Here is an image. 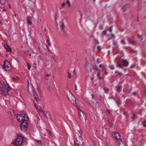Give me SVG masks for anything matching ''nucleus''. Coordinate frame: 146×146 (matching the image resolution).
I'll use <instances>...</instances> for the list:
<instances>
[{"mask_svg":"<svg viewBox=\"0 0 146 146\" xmlns=\"http://www.w3.org/2000/svg\"><path fill=\"white\" fill-rule=\"evenodd\" d=\"M0 88L2 91L1 94L5 96L8 95V92L10 91L11 88L7 83L1 81L0 82Z\"/></svg>","mask_w":146,"mask_h":146,"instance_id":"f257e3e1","label":"nucleus"},{"mask_svg":"<svg viewBox=\"0 0 146 146\" xmlns=\"http://www.w3.org/2000/svg\"><path fill=\"white\" fill-rule=\"evenodd\" d=\"M26 141L24 137L22 135L19 134L14 142L12 143L13 145L16 146H20L23 143Z\"/></svg>","mask_w":146,"mask_h":146,"instance_id":"f03ea898","label":"nucleus"},{"mask_svg":"<svg viewBox=\"0 0 146 146\" xmlns=\"http://www.w3.org/2000/svg\"><path fill=\"white\" fill-rule=\"evenodd\" d=\"M27 119L24 120L23 121L21 122V124L20 125V127L22 130L25 131L27 129L28 127V124L27 122Z\"/></svg>","mask_w":146,"mask_h":146,"instance_id":"7ed1b4c3","label":"nucleus"},{"mask_svg":"<svg viewBox=\"0 0 146 146\" xmlns=\"http://www.w3.org/2000/svg\"><path fill=\"white\" fill-rule=\"evenodd\" d=\"M22 115V113H21V114L18 115L16 116L17 120L21 122L23 121L24 120H25V119L27 118V119H28V117L26 114H25L23 116H21Z\"/></svg>","mask_w":146,"mask_h":146,"instance_id":"20e7f679","label":"nucleus"},{"mask_svg":"<svg viewBox=\"0 0 146 146\" xmlns=\"http://www.w3.org/2000/svg\"><path fill=\"white\" fill-rule=\"evenodd\" d=\"M2 67L5 70L8 71L11 68V65L8 60H6L4 62Z\"/></svg>","mask_w":146,"mask_h":146,"instance_id":"39448f33","label":"nucleus"},{"mask_svg":"<svg viewBox=\"0 0 146 146\" xmlns=\"http://www.w3.org/2000/svg\"><path fill=\"white\" fill-rule=\"evenodd\" d=\"M112 135L117 141L119 142L120 143V142H121V143L122 142L121 139L120 138V135L118 133L116 132H113Z\"/></svg>","mask_w":146,"mask_h":146,"instance_id":"423d86ee","label":"nucleus"},{"mask_svg":"<svg viewBox=\"0 0 146 146\" xmlns=\"http://www.w3.org/2000/svg\"><path fill=\"white\" fill-rule=\"evenodd\" d=\"M78 117L81 120H86V114L80 110V111L78 113Z\"/></svg>","mask_w":146,"mask_h":146,"instance_id":"0eeeda50","label":"nucleus"},{"mask_svg":"<svg viewBox=\"0 0 146 146\" xmlns=\"http://www.w3.org/2000/svg\"><path fill=\"white\" fill-rule=\"evenodd\" d=\"M28 91L29 93L31 95L33 96H35L36 94V92L34 90L33 87L32 86L31 87V90H30L29 88V86H28Z\"/></svg>","mask_w":146,"mask_h":146,"instance_id":"6e6552de","label":"nucleus"},{"mask_svg":"<svg viewBox=\"0 0 146 146\" xmlns=\"http://www.w3.org/2000/svg\"><path fill=\"white\" fill-rule=\"evenodd\" d=\"M71 99H70L69 97L68 96V98L69 100L71 101L73 104L76 106V99L71 94Z\"/></svg>","mask_w":146,"mask_h":146,"instance_id":"1a4fd4ad","label":"nucleus"},{"mask_svg":"<svg viewBox=\"0 0 146 146\" xmlns=\"http://www.w3.org/2000/svg\"><path fill=\"white\" fill-rule=\"evenodd\" d=\"M61 25H60V27L61 28L62 31H63L64 33L66 35H67L66 32L64 31V29L66 27L64 25V23L62 21H61Z\"/></svg>","mask_w":146,"mask_h":146,"instance_id":"9d476101","label":"nucleus"},{"mask_svg":"<svg viewBox=\"0 0 146 146\" xmlns=\"http://www.w3.org/2000/svg\"><path fill=\"white\" fill-rule=\"evenodd\" d=\"M115 74H116L114 76V77L115 78H119V76H122L123 75V74L122 72H120L118 70L116 71Z\"/></svg>","mask_w":146,"mask_h":146,"instance_id":"9b49d317","label":"nucleus"},{"mask_svg":"<svg viewBox=\"0 0 146 146\" xmlns=\"http://www.w3.org/2000/svg\"><path fill=\"white\" fill-rule=\"evenodd\" d=\"M4 47L7 50V52H11V49L10 47L9 46L7 45V44H6L4 45Z\"/></svg>","mask_w":146,"mask_h":146,"instance_id":"f8f14e48","label":"nucleus"},{"mask_svg":"<svg viewBox=\"0 0 146 146\" xmlns=\"http://www.w3.org/2000/svg\"><path fill=\"white\" fill-rule=\"evenodd\" d=\"M122 62L123 63V66H125L126 67H127L128 66L129 62L123 59Z\"/></svg>","mask_w":146,"mask_h":146,"instance_id":"ddd939ff","label":"nucleus"},{"mask_svg":"<svg viewBox=\"0 0 146 146\" xmlns=\"http://www.w3.org/2000/svg\"><path fill=\"white\" fill-rule=\"evenodd\" d=\"M74 145L75 146H77L76 144H80V142L79 141H78V140L76 139V138H75L74 139Z\"/></svg>","mask_w":146,"mask_h":146,"instance_id":"4468645a","label":"nucleus"},{"mask_svg":"<svg viewBox=\"0 0 146 146\" xmlns=\"http://www.w3.org/2000/svg\"><path fill=\"white\" fill-rule=\"evenodd\" d=\"M115 62L117 64V65H116V67L117 68H118L119 67H121L122 68H123L122 67V66L120 64H119L118 62H117L115 60H114Z\"/></svg>","mask_w":146,"mask_h":146,"instance_id":"2eb2a0df","label":"nucleus"},{"mask_svg":"<svg viewBox=\"0 0 146 146\" xmlns=\"http://www.w3.org/2000/svg\"><path fill=\"white\" fill-rule=\"evenodd\" d=\"M116 88H117L116 90L119 93L122 90V87L121 86H119L118 87H116Z\"/></svg>","mask_w":146,"mask_h":146,"instance_id":"dca6fc26","label":"nucleus"},{"mask_svg":"<svg viewBox=\"0 0 146 146\" xmlns=\"http://www.w3.org/2000/svg\"><path fill=\"white\" fill-rule=\"evenodd\" d=\"M128 8V5L127 4H125V5H124L123 7L122 8L123 9H124V10H123V11L124 12H125L126 11L125 10L127 9Z\"/></svg>","mask_w":146,"mask_h":146,"instance_id":"f3484780","label":"nucleus"},{"mask_svg":"<svg viewBox=\"0 0 146 146\" xmlns=\"http://www.w3.org/2000/svg\"><path fill=\"white\" fill-rule=\"evenodd\" d=\"M40 111L42 112L43 115H45V112L42 111V110L40 107L37 109L38 111Z\"/></svg>","mask_w":146,"mask_h":146,"instance_id":"a211bd4d","label":"nucleus"},{"mask_svg":"<svg viewBox=\"0 0 146 146\" xmlns=\"http://www.w3.org/2000/svg\"><path fill=\"white\" fill-rule=\"evenodd\" d=\"M31 19V18L30 17H29V16L28 17L27 19V21H28V24H30L31 25L32 24V23L30 21V19Z\"/></svg>","mask_w":146,"mask_h":146,"instance_id":"6ab92c4d","label":"nucleus"},{"mask_svg":"<svg viewBox=\"0 0 146 146\" xmlns=\"http://www.w3.org/2000/svg\"><path fill=\"white\" fill-rule=\"evenodd\" d=\"M131 88L130 86H129L126 91L128 93H131Z\"/></svg>","mask_w":146,"mask_h":146,"instance_id":"aec40b11","label":"nucleus"},{"mask_svg":"<svg viewBox=\"0 0 146 146\" xmlns=\"http://www.w3.org/2000/svg\"><path fill=\"white\" fill-rule=\"evenodd\" d=\"M108 31V30H104L102 32V35H103V36L105 35L106 34L107 32Z\"/></svg>","mask_w":146,"mask_h":146,"instance_id":"412c9836","label":"nucleus"},{"mask_svg":"<svg viewBox=\"0 0 146 146\" xmlns=\"http://www.w3.org/2000/svg\"><path fill=\"white\" fill-rule=\"evenodd\" d=\"M133 116L132 117V119L133 120V121L135 119L137 118V116L135 114H133Z\"/></svg>","mask_w":146,"mask_h":146,"instance_id":"4be33fe9","label":"nucleus"},{"mask_svg":"<svg viewBox=\"0 0 146 146\" xmlns=\"http://www.w3.org/2000/svg\"><path fill=\"white\" fill-rule=\"evenodd\" d=\"M104 92L106 94H107L108 93V92L109 91V90L108 88H104Z\"/></svg>","mask_w":146,"mask_h":146,"instance_id":"5701e85b","label":"nucleus"},{"mask_svg":"<svg viewBox=\"0 0 146 146\" xmlns=\"http://www.w3.org/2000/svg\"><path fill=\"white\" fill-rule=\"evenodd\" d=\"M6 1V0H0V3L2 4H4Z\"/></svg>","mask_w":146,"mask_h":146,"instance_id":"b1692460","label":"nucleus"},{"mask_svg":"<svg viewBox=\"0 0 146 146\" xmlns=\"http://www.w3.org/2000/svg\"><path fill=\"white\" fill-rule=\"evenodd\" d=\"M66 3L67 4H68V6L69 7H71V5L69 0H66Z\"/></svg>","mask_w":146,"mask_h":146,"instance_id":"393cba45","label":"nucleus"},{"mask_svg":"<svg viewBox=\"0 0 146 146\" xmlns=\"http://www.w3.org/2000/svg\"><path fill=\"white\" fill-rule=\"evenodd\" d=\"M100 75V72H99L97 74V76L98 78L100 80L102 79L103 78V77H99Z\"/></svg>","mask_w":146,"mask_h":146,"instance_id":"a878e982","label":"nucleus"},{"mask_svg":"<svg viewBox=\"0 0 146 146\" xmlns=\"http://www.w3.org/2000/svg\"><path fill=\"white\" fill-rule=\"evenodd\" d=\"M120 42L121 44L124 45H125L126 44V42H125V41L124 39H122L121 40Z\"/></svg>","mask_w":146,"mask_h":146,"instance_id":"bb28decb","label":"nucleus"},{"mask_svg":"<svg viewBox=\"0 0 146 146\" xmlns=\"http://www.w3.org/2000/svg\"><path fill=\"white\" fill-rule=\"evenodd\" d=\"M124 56V53L122 51H121L120 53V58H121Z\"/></svg>","mask_w":146,"mask_h":146,"instance_id":"cd10ccee","label":"nucleus"},{"mask_svg":"<svg viewBox=\"0 0 146 146\" xmlns=\"http://www.w3.org/2000/svg\"><path fill=\"white\" fill-rule=\"evenodd\" d=\"M128 41L129 42L132 44H134V41L131 39V38H129L128 39Z\"/></svg>","mask_w":146,"mask_h":146,"instance_id":"c85d7f7f","label":"nucleus"},{"mask_svg":"<svg viewBox=\"0 0 146 146\" xmlns=\"http://www.w3.org/2000/svg\"><path fill=\"white\" fill-rule=\"evenodd\" d=\"M138 37L140 41H142L143 39V38L141 37V36L138 35Z\"/></svg>","mask_w":146,"mask_h":146,"instance_id":"c756f323","label":"nucleus"},{"mask_svg":"<svg viewBox=\"0 0 146 146\" xmlns=\"http://www.w3.org/2000/svg\"><path fill=\"white\" fill-rule=\"evenodd\" d=\"M92 68L93 69H95L96 70H98V68H97L96 67V65H94V66H93V67H92Z\"/></svg>","mask_w":146,"mask_h":146,"instance_id":"7c9ffc66","label":"nucleus"},{"mask_svg":"<svg viewBox=\"0 0 146 146\" xmlns=\"http://www.w3.org/2000/svg\"><path fill=\"white\" fill-rule=\"evenodd\" d=\"M19 78V77H17L16 78H13L12 79L13 81H16L18 80Z\"/></svg>","mask_w":146,"mask_h":146,"instance_id":"2f4dec72","label":"nucleus"},{"mask_svg":"<svg viewBox=\"0 0 146 146\" xmlns=\"http://www.w3.org/2000/svg\"><path fill=\"white\" fill-rule=\"evenodd\" d=\"M68 77L69 78H71V75L69 72H68Z\"/></svg>","mask_w":146,"mask_h":146,"instance_id":"473e14b6","label":"nucleus"},{"mask_svg":"<svg viewBox=\"0 0 146 146\" xmlns=\"http://www.w3.org/2000/svg\"><path fill=\"white\" fill-rule=\"evenodd\" d=\"M110 69L112 70H113L114 69V67L113 65H111L110 66Z\"/></svg>","mask_w":146,"mask_h":146,"instance_id":"72a5a7b5","label":"nucleus"},{"mask_svg":"<svg viewBox=\"0 0 146 146\" xmlns=\"http://www.w3.org/2000/svg\"><path fill=\"white\" fill-rule=\"evenodd\" d=\"M20 114H21V113H22V115H21V116H23L25 114H26V112L24 113V112L23 111H20Z\"/></svg>","mask_w":146,"mask_h":146,"instance_id":"f704fd0d","label":"nucleus"},{"mask_svg":"<svg viewBox=\"0 0 146 146\" xmlns=\"http://www.w3.org/2000/svg\"><path fill=\"white\" fill-rule=\"evenodd\" d=\"M27 65L28 66V70H30L31 68V66L29 63H27Z\"/></svg>","mask_w":146,"mask_h":146,"instance_id":"c9c22d12","label":"nucleus"},{"mask_svg":"<svg viewBox=\"0 0 146 146\" xmlns=\"http://www.w3.org/2000/svg\"><path fill=\"white\" fill-rule=\"evenodd\" d=\"M112 27H110V28L108 30H109L110 32H111L112 31Z\"/></svg>","mask_w":146,"mask_h":146,"instance_id":"e433bc0d","label":"nucleus"},{"mask_svg":"<svg viewBox=\"0 0 146 146\" xmlns=\"http://www.w3.org/2000/svg\"><path fill=\"white\" fill-rule=\"evenodd\" d=\"M101 46H97V49H98V50H99V51H100V50H101Z\"/></svg>","mask_w":146,"mask_h":146,"instance_id":"4c0bfd02","label":"nucleus"},{"mask_svg":"<svg viewBox=\"0 0 146 146\" xmlns=\"http://www.w3.org/2000/svg\"><path fill=\"white\" fill-rule=\"evenodd\" d=\"M34 98H35V100L37 102H38V101H39V100L38 99V98L36 97L35 96L34 97Z\"/></svg>","mask_w":146,"mask_h":146,"instance_id":"58836bf2","label":"nucleus"},{"mask_svg":"<svg viewBox=\"0 0 146 146\" xmlns=\"http://www.w3.org/2000/svg\"><path fill=\"white\" fill-rule=\"evenodd\" d=\"M115 37L114 36V35L113 34H112L111 35V38H113V39H115Z\"/></svg>","mask_w":146,"mask_h":146,"instance_id":"ea45409f","label":"nucleus"},{"mask_svg":"<svg viewBox=\"0 0 146 146\" xmlns=\"http://www.w3.org/2000/svg\"><path fill=\"white\" fill-rule=\"evenodd\" d=\"M94 40H95V41H96V42L97 44H99V42L98 41V40L97 39H95Z\"/></svg>","mask_w":146,"mask_h":146,"instance_id":"a19ab883","label":"nucleus"},{"mask_svg":"<svg viewBox=\"0 0 146 146\" xmlns=\"http://www.w3.org/2000/svg\"><path fill=\"white\" fill-rule=\"evenodd\" d=\"M79 12H80V16H81L80 19H81L82 16V13L80 11H79Z\"/></svg>","mask_w":146,"mask_h":146,"instance_id":"79ce46f5","label":"nucleus"},{"mask_svg":"<svg viewBox=\"0 0 146 146\" xmlns=\"http://www.w3.org/2000/svg\"><path fill=\"white\" fill-rule=\"evenodd\" d=\"M135 66V65L134 64H132V65L131 66H130V68H134V67Z\"/></svg>","mask_w":146,"mask_h":146,"instance_id":"37998d69","label":"nucleus"},{"mask_svg":"<svg viewBox=\"0 0 146 146\" xmlns=\"http://www.w3.org/2000/svg\"><path fill=\"white\" fill-rule=\"evenodd\" d=\"M51 75V74L50 73L49 74H46V77H48L49 76H50Z\"/></svg>","mask_w":146,"mask_h":146,"instance_id":"c03bdc74","label":"nucleus"},{"mask_svg":"<svg viewBox=\"0 0 146 146\" xmlns=\"http://www.w3.org/2000/svg\"><path fill=\"white\" fill-rule=\"evenodd\" d=\"M36 141L38 142V143L39 144H41V141L40 140H36Z\"/></svg>","mask_w":146,"mask_h":146,"instance_id":"a18cd8bd","label":"nucleus"},{"mask_svg":"<svg viewBox=\"0 0 146 146\" xmlns=\"http://www.w3.org/2000/svg\"><path fill=\"white\" fill-rule=\"evenodd\" d=\"M74 88L76 90H77V86L75 84L74 85Z\"/></svg>","mask_w":146,"mask_h":146,"instance_id":"49530a36","label":"nucleus"},{"mask_svg":"<svg viewBox=\"0 0 146 146\" xmlns=\"http://www.w3.org/2000/svg\"><path fill=\"white\" fill-rule=\"evenodd\" d=\"M82 146H86V145H85V143L84 142H83L82 145Z\"/></svg>","mask_w":146,"mask_h":146,"instance_id":"de8ad7c7","label":"nucleus"},{"mask_svg":"<svg viewBox=\"0 0 146 146\" xmlns=\"http://www.w3.org/2000/svg\"><path fill=\"white\" fill-rule=\"evenodd\" d=\"M66 5V3L64 2V3H63L62 4V7H63L65 5Z\"/></svg>","mask_w":146,"mask_h":146,"instance_id":"09e8293b","label":"nucleus"},{"mask_svg":"<svg viewBox=\"0 0 146 146\" xmlns=\"http://www.w3.org/2000/svg\"><path fill=\"white\" fill-rule=\"evenodd\" d=\"M106 111L108 112V113H109V114H110V113H111V111L110 110H106Z\"/></svg>","mask_w":146,"mask_h":146,"instance_id":"8fccbe9b","label":"nucleus"},{"mask_svg":"<svg viewBox=\"0 0 146 146\" xmlns=\"http://www.w3.org/2000/svg\"><path fill=\"white\" fill-rule=\"evenodd\" d=\"M1 9H2L3 11H5V9L4 7H1Z\"/></svg>","mask_w":146,"mask_h":146,"instance_id":"3c124183","label":"nucleus"},{"mask_svg":"<svg viewBox=\"0 0 146 146\" xmlns=\"http://www.w3.org/2000/svg\"><path fill=\"white\" fill-rule=\"evenodd\" d=\"M113 44L115 45L116 46L117 45V43L115 42V41H113Z\"/></svg>","mask_w":146,"mask_h":146,"instance_id":"603ef678","label":"nucleus"},{"mask_svg":"<svg viewBox=\"0 0 146 146\" xmlns=\"http://www.w3.org/2000/svg\"><path fill=\"white\" fill-rule=\"evenodd\" d=\"M97 62L98 64H99L100 63V62H99V60L98 58L97 59Z\"/></svg>","mask_w":146,"mask_h":146,"instance_id":"864d4df0","label":"nucleus"},{"mask_svg":"<svg viewBox=\"0 0 146 146\" xmlns=\"http://www.w3.org/2000/svg\"><path fill=\"white\" fill-rule=\"evenodd\" d=\"M36 117L37 118V120L38 121L39 120H40L39 118L37 115L36 116Z\"/></svg>","mask_w":146,"mask_h":146,"instance_id":"5fc2aeb1","label":"nucleus"},{"mask_svg":"<svg viewBox=\"0 0 146 146\" xmlns=\"http://www.w3.org/2000/svg\"><path fill=\"white\" fill-rule=\"evenodd\" d=\"M49 41H50V40L49 39H48L46 40V42H47V43H48L49 42Z\"/></svg>","mask_w":146,"mask_h":146,"instance_id":"6e6d98bb","label":"nucleus"},{"mask_svg":"<svg viewBox=\"0 0 146 146\" xmlns=\"http://www.w3.org/2000/svg\"><path fill=\"white\" fill-rule=\"evenodd\" d=\"M146 121L145 120H144L142 122V123H143V124H144V123L146 122Z\"/></svg>","mask_w":146,"mask_h":146,"instance_id":"4d7b16f0","label":"nucleus"},{"mask_svg":"<svg viewBox=\"0 0 146 146\" xmlns=\"http://www.w3.org/2000/svg\"><path fill=\"white\" fill-rule=\"evenodd\" d=\"M132 94L134 95H135L136 94V92H133L132 93Z\"/></svg>","mask_w":146,"mask_h":146,"instance_id":"13d9d810","label":"nucleus"},{"mask_svg":"<svg viewBox=\"0 0 146 146\" xmlns=\"http://www.w3.org/2000/svg\"><path fill=\"white\" fill-rule=\"evenodd\" d=\"M48 44L49 46H50L51 45V43L50 42L48 43Z\"/></svg>","mask_w":146,"mask_h":146,"instance_id":"bf43d9fd","label":"nucleus"},{"mask_svg":"<svg viewBox=\"0 0 146 146\" xmlns=\"http://www.w3.org/2000/svg\"><path fill=\"white\" fill-rule=\"evenodd\" d=\"M73 73L74 74H76V73H75V70H74L73 71Z\"/></svg>","mask_w":146,"mask_h":146,"instance_id":"052dcab7","label":"nucleus"},{"mask_svg":"<svg viewBox=\"0 0 146 146\" xmlns=\"http://www.w3.org/2000/svg\"><path fill=\"white\" fill-rule=\"evenodd\" d=\"M56 14L55 15V20H56V19H57V18L56 17Z\"/></svg>","mask_w":146,"mask_h":146,"instance_id":"680f3d73","label":"nucleus"},{"mask_svg":"<svg viewBox=\"0 0 146 146\" xmlns=\"http://www.w3.org/2000/svg\"><path fill=\"white\" fill-rule=\"evenodd\" d=\"M99 66L100 67V68H102V64H100L99 65Z\"/></svg>","mask_w":146,"mask_h":146,"instance_id":"e2e57ef3","label":"nucleus"},{"mask_svg":"<svg viewBox=\"0 0 146 146\" xmlns=\"http://www.w3.org/2000/svg\"><path fill=\"white\" fill-rule=\"evenodd\" d=\"M48 114L50 116L49 118H50V119H51V117H50V113H48Z\"/></svg>","mask_w":146,"mask_h":146,"instance_id":"0e129e2a","label":"nucleus"},{"mask_svg":"<svg viewBox=\"0 0 146 146\" xmlns=\"http://www.w3.org/2000/svg\"><path fill=\"white\" fill-rule=\"evenodd\" d=\"M143 125L144 126V127H146V125L143 124Z\"/></svg>","mask_w":146,"mask_h":146,"instance_id":"69168bd1","label":"nucleus"},{"mask_svg":"<svg viewBox=\"0 0 146 146\" xmlns=\"http://www.w3.org/2000/svg\"><path fill=\"white\" fill-rule=\"evenodd\" d=\"M44 32H46V28H45L44 29Z\"/></svg>","mask_w":146,"mask_h":146,"instance_id":"338daca9","label":"nucleus"},{"mask_svg":"<svg viewBox=\"0 0 146 146\" xmlns=\"http://www.w3.org/2000/svg\"><path fill=\"white\" fill-rule=\"evenodd\" d=\"M82 131H80V134H82Z\"/></svg>","mask_w":146,"mask_h":146,"instance_id":"774afa93","label":"nucleus"}]
</instances>
